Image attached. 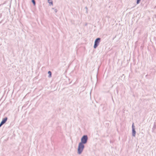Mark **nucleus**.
<instances>
[{
  "mask_svg": "<svg viewBox=\"0 0 156 156\" xmlns=\"http://www.w3.org/2000/svg\"><path fill=\"white\" fill-rule=\"evenodd\" d=\"M84 144L82 143H79L77 149V153L79 154H80L82 153L84 148Z\"/></svg>",
  "mask_w": 156,
  "mask_h": 156,
  "instance_id": "1",
  "label": "nucleus"
},
{
  "mask_svg": "<svg viewBox=\"0 0 156 156\" xmlns=\"http://www.w3.org/2000/svg\"><path fill=\"white\" fill-rule=\"evenodd\" d=\"M86 9H87V7H86Z\"/></svg>",
  "mask_w": 156,
  "mask_h": 156,
  "instance_id": "12",
  "label": "nucleus"
},
{
  "mask_svg": "<svg viewBox=\"0 0 156 156\" xmlns=\"http://www.w3.org/2000/svg\"><path fill=\"white\" fill-rule=\"evenodd\" d=\"M48 73L49 75L48 76V77H49V78L51 77V74H52L51 72L50 71H48Z\"/></svg>",
  "mask_w": 156,
  "mask_h": 156,
  "instance_id": "6",
  "label": "nucleus"
},
{
  "mask_svg": "<svg viewBox=\"0 0 156 156\" xmlns=\"http://www.w3.org/2000/svg\"><path fill=\"white\" fill-rule=\"evenodd\" d=\"M52 9H54L55 13H56L57 12V10L55 8H52Z\"/></svg>",
  "mask_w": 156,
  "mask_h": 156,
  "instance_id": "9",
  "label": "nucleus"
},
{
  "mask_svg": "<svg viewBox=\"0 0 156 156\" xmlns=\"http://www.w3.org/2000/svg\"><path fill=\"white\" fill-rule=\"evenodd\" d=\"M4 124H3L2 122L0 123V127H1Z\"/></svg>",
  "mask_w": 156,
  "mask_h": 156,
  "instance_id": "11",
  "label": "nucleus"
},
{
  "mask_svg": "<svg viewBox=\"0 0 156 156\" xmlns=\"http://www.w3.org/2000/svg\"><path fill=\"white\" fill-rule=\"evenodd\" d=\"M141 0H137L136 1V4H138L140 3V1Z\"/></svg>",
  "mask_w": 156,
  "mask_h": 156,
  "instance_id": "8",
  "label": "nucleus"
},
{
  "mask_svg": "<svg viewBox=\"0 0 156 156\" xmlns=\"http://www.w3.org/2000/svg\"><path fill=\"white\" fill-rule=\"evenodd\" d=\"M101 38L98 37L94 41V48L95 49L99 45V44L101 41Z\"/></svg>",
  "mask_w": 156,
  "mask_h": 156,
  "instance_id": "3",
  "label": "nucleus"
},
{
  "mask_svg": "<svg viewBox=\"0 0 156 156\" xmlns=\"http://www.w3.org/2000/svg\"><path fill=\"white\" fill-rule=\"evenodd\" d=\"M48 2L49 3V4H50L51 5H53V2L52 1L49 2Z\"/></svg>",
  "mask_w": 156,
  "mask_h": 156,
  "instance_id": "10",
  "label": "nucleus"
},
{
  "mask_svg": "<svg viewBox=\"0 0 156 156\" xmlns=\"http://www.w3.org/2000/svg\"><path fill=\"white\" fill-rule=\"evenodd\" d=\"M88 137L87 135H84L82 136L81 139L80 143L83 144H86L88 141Z\"/></svg>",
  "mask_w": 156,
  "mask_h": 156,
  "instance_id": "2",
  "label": "nucleus"
},
{
  "mask_svg": "<svg viewBox=\"0 0 156 156\" xmlns=\"http://www.w3.org/2000/svg\"><path fill=\"white\" fill-rule=\"evenodd\" d=\"M7 119H8L7 117H5L2 120V121L1 122H2L3 124H4L6 122V121L7 120Z\"/></svg>",
  "mask_w": 156,
  "mask_h": 156,
  "instance_id": "5",
  "label": "nucleus"
},
{
  "mask_svg": "<svg viewBox=\"0 0 156 156\" xmlns=\"http://www.w3.org/2000/svg\"><path fill=\"white\" fill-rule=\"evenodd\" d=\"M136 133V131L135 129V126L133 125V123L132 126V136L134 137L135 136Z\"/></svg>",
  "mask_w": 156,
  "mask_h": 156,
  "instance_id": "4",
  "label": "nucleus"
},
{
  "mask_svg": "<svg viewBox=\"0 0 156 156\" xmlns=\"http://www.w3.org/2000/svg\"><path fill=\"white\" fill-rule=\"evenodd\" d=\"M32 2L33 3L34 5H35L36 2L34 0H32Z\"/></svg>",
  "mask_w": 156,
  "mask_h": 156,
  "instance_id": "7",
  "label": "nucleus"
}]
</instances>
